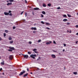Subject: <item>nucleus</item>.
<instances>
[{"mask_svg": "<svg viewBox=\"0 0 78 78\" xmlns=\"http://www.w3.org/2000/svg\"><path fill=\"white\" fill-rule=\"evenodd\" d=\"M30 73V74H33V73L32 72H31Z\"/></svg>", "mask_w": 78, "mask_h": 78, "instance_id": "680f3d73", "label": "nucleus"}, {"mask_svg": "<svg viewBox=\"0 0 78 78\" xmlns=\"http://www.w3.org/2000/svg\"><path fill=\"white\" fill-rule=\"evenodd\" d=\"M13 59V57L12 55H11L9 56V59L10 60H12Z\"/></svg>", "mask_w": 78, "mask_h": 78, "instance_id": "39448f33", "label": "nucleus"}, {"mask_svg": "<svg viewBox=\"0 0 78 78\" xmlns=\"http://www.w3.org/2000/svg\"><path fill=\"white\" fill-rule=\"evenodd\" d=\"M41 17H44V15H43V14H41Z\"/></svg>", "mask_w": 78, "mask_h": 78, "instance_id": "c03bdc74", "label": "nucleus"}, {"mask_svg": "<svg viewBox=\"0 0 78 78\" xmlns=\"http://www.w3.org/2000/svg\"><path fill=\"white\" fill-rule=\"evenodd\" d=\"M30 57H31L33 59H35V57L33 56H31V55H30Z\"/></svg>", "mask_w": 78, "mask_h": 78, "instance_id": "2eb2a0df", "label": "nucleus"}, {"mask_svg": "<svg viewBox=\"0 0 78 78\" xmlns=\"http://www.w3.org/2000/svg\"><path fill=\"white\" fill-rule=\"evenodd\" d=\"M76 15H78V12L77 13Z\"/></svg>", "mask_w": 78, "mask_h": 78, "instance_id": "774afa93", "label": "nucleus"}, {"mask_svg": "<svg viewBox=\"0 0 78 78\" xmlns=\"http://www.w3.org/2000/svg\"><path fill=\"white\" fill-rule=\"evenodd\" d=\"M2 65H5V62L4 61L1 63Z\"/></svg>", "mask_w": 78, "mask_h": 78, "instance_id": "a211bd4d", "label": "nucleus"}, {"mask_svg": "<svg viewBox=\"0 0 78 78\" xmlns=\"http://www.w3.org/2000/svg\"><path fill=\"white\" fill-rule=\"evenodd\" d=\"M2 38L0 37V41H2Z\"/></svg>", "mask_w": 78, "mask_h": 78, "instance_id": "603ef678", "label": "nucleus"}, {"mask_svg": "<svg viewBox=\"0 0 78 78\" xmlns=\"http://www.w3.org/2000/svg\"><path fill=\"white\" fill-rule=\"evenodd\" d=\"M46 25H50V24L49 23H46Z\"/></svg>", "mask_w": 78, "mask_h": 78, "instance_id": "5701e85b", "label": "nucleus"}, {"mask_svg": "<svg viewBox=\"0 0 78 78\" xmlns=\"http://www.w3.org/2000/svg\"><path fill=\"white\" fill-rule=\"evenodd\" d=\"M72 33V31H69V33Z\"/></svg>", "mask_w": 78, "mask_h": 78, "instance_id": "052dcab7", "label": "nucleus"}, {"mask_svg": "<svg viewBox=\"0 0 78 78\" xmlns=\"http://www.w3.org/2000/svg\"><path fill=\"white\" fill-rule=\"evenodd\" d=\"M41 40H39L38 41V42H41Z\"/></svg>", "mask_w": 78, "mask_h": 78, "instance_id": "a18cd8bd", "label": "nucleus"}, {"mask_svg": "<svg viewBox=\"0 0 78 78\" xmlns=\"http://www.w3.org/2000/svg\"><path fill=\"white\" fill-rule=\"evenodd\" d=\"M78 41H76V44H78Z\"/></svg>", "mask_w": 78, "mask_h": 78, "instance_id": "864d4df0", "label": "nucleus"}, {"mask_svg": "<svg viewBox=\"0 0 78 78\" xmlns=\"http://www.w3.org/2000/svg\"><path fill=\"white\" fill-rule=\"evenodd\" d=\"M67 25H70V23L68 22L67 23Z\"/></svg>", "mask_w": 78, "mask_h": 78, "instance_id": "4c0bfd02", "label": "nucleus"}, {"mask_svg": "<svg viewBox=\"0 0 78 78\" xmlns=\"http://www.w3.org/2000/svg\"><path fill=\"white\" fill-rule=\"evenodd\" d=\"M34 55H35L34 57H36V54H34Z\"/></svg>", "mask_w": 78, "mask_h": 78, "instance_id": "bf43d9fd", "label": "nucleus"}, {"mask_svg": "<svg viewBox=\"0 0 78 78\" xmlns=\"http://www.w3.org/2000/svg\"><path fill=\"white\" fill-rule=\"evenodd\" d=\"M16 29V27H13V29Z\"/></svg>", "mask_w": 78, "mask_h": 78, "instance_id": "de8ad7c7", "label": "nucleus"}, {"mask_svg": "<svg viewBox=\"0 0 78 78\" xmlns=\"http://www.w3.org/2000/svg\"><path fill=\"white\" fill-rule=\"evenodd\" d=\"M67 32L68 33H69V30H67Z\"/></svg>", "mask_w": 78, "mask_h": 78, "instance_id": "0e129e2a", "label": "nucleus"}, {"mask_svg": "<svg viewBox=\"0 0 78 78\" xmlns=\"http://www.w3.org/2000/svg\"><path fill=\"white\" fill-rule=\"evenodd\" d=\"M9 16H12V14L11 13H10L9 14Z\"/></svg>", "mask_w": 78, "mask_h": 78, "instance_id": "72a5a7b5", "label": "nucleus"}, {"mask_svg": "<svg viewBox=\"0 0 78 78\" xmlns=\"http://www.w3.org/2000/svg\"><path fill=\"white\" fill-rule=\"evenodd\" d=\"M41 60V57H39L37 59V61H40Z\"/></svg>", "mask_w": 78, "mask_h": 78, "instance_id": "dca6fc26", "label": "nucleus"}, {"mask_svg": "<svg viewBox=\"0 0 78 78\" xmlns=\"http://www.w3.org/2000/svg\"><path fill=\"white\" fill-rule=\"evenodd\" d=\"M2 68L0 69V71H2Z\"/></svg>", "mask_w": 78, "mask_h": 78, "instance_id": "5fc2aeb1", "label": "nucleus"}, {"mask_svg": "<svg viewBox=\"0 0 78 78\" xmlns=\"http://www.w3.org/2000/svg\"><path fill=\"white\" fill-rule=\"evenodd\" d=\"M4 14L5 16L8 15L9 14V13L8 12H5L4 13Z\"/></svg>", "mask_w": 78, "mask_h": 78, "instance_id": "1a4fd4ad", "label": "nucleus"}, {"mask_svg": "<svg viewBox=\"0 0 78 78\" xmlns=\"http://www.w3.org/2000/svg\"><path fill=\"white\" fill-rule=\"evenodd\" d=\"M10 1V2H14V0H9Z\"/></svg>", "mask_w": 78, "mask_h": 78, "instance_id": "b1692460", "label": "nucleus"}, {"mask_svg": "<svg viewBox=\"0 0 78 78\" xmlns=\"http://www.w3.org/2000/svg\"><path fill=\"white\" fill-rule=\"evenodd\" d=\"M10 44H12L13 43V41H9Z\"/></svg>", "mask_w": 78, "mask_h": 78, "instance_id": "a878e982", "label": "nucleus"}, {"mask_svg": "<svg viewBox=\"0 0 78 78\" xmlns=\"http://www.w3.org/2000/svg\"><path fill=\"white\" fill-rule=\"evenodd\" d=\"M67 16H68V17H71L72 16H71V15H70L69 14H67Z\"/></svg>", "mask_w": 78, "mask_h": 78, "instance_id": "4be33fe9", "label": "nucleus"}, {"mask_svg": "<svg viewBox=\"0 0 78 78\" xmlns=\"http://www.w3.org/2000/svg\"><path fill=\"white\" fill-rule=\"evenodd\" d=\"M27 53H28V54L29 55H31V52H30V51H28L27 52Z\"/></svg>", "mask_w": 78, "mask_h": 78, "instance_id": "bb28decb", "label": "nucleus"}, {"mask_svg": "<svg viewBox=\"0 0 78 78\" xmlns=\"http://www.w3.org/2000/svg\"><path fill=\"white\" fill-rule=\"evenodd\" d=\"M28 73H27L26 74H25L23 76V77H26V76H28Z\"/></svg>", "mask_w": 78, "mask_h": 78, "instance_id": "9d476101", "label": "nucleus"}, {"mask_svg": "<svg viewBox=\"0 0 78 78\" xmlns=\"http://www.w3.org/2000/svg\"><path fill=\"white\" fill-rule=\"evenodd\" d=\"M34 9L36 11H40V10H41L39 8L37 7L34 8Z\"/></svg>", "mask_w": 78, "mask_h": 78, "instance_id": "20e7f679", "label": "nucleus"}, {"mask_svg": "<svg viewBox=\"0 0 78 78\" xmlns=\"http://www.w3.org/2000/svg\"><path fill=\"white\" fill-rule=\"evenodd\" d=\"M9 13H11V10L9 11Z\"/></svg>", "mask_w": 78, "mask_h": 78, "instance_id": "09e8293b", "label": "nucleus"}, {"mask_svg": "<svg viewBox=\"0 0 78 78\" xmlns=\"http://www.w3.org/2000/svg\"><path fill=\"white\" fill-rule=\"evenodd\" d=\"M63 45L64 46V47H66V44H64Z\"/></svg>", "mask_w": 78, "mask_h": 78, "instance_id": "49530a36", "label": "nucleus"}, {"mask_svg": "<svg viewBox=\"0 0 78 78\" xmlns=\"http://www.w3.org/2000/svg\"><path fill=\"white\" fill-rule=\"evenodd\" d=\"M34 53H36L37 54H38V53H38L37 51H34Z\"/></svg>", "mask_w": 78, "mask_h": 78, "instance_id": "473e14b6", "label": "nucleus"}, {"mask_svg": "<svg viewBox=\"0 0 78 78\" xmlns=\"http://www.w3.org/2000/svg\"><path fill=\"white\" fill-rule=\"evenodd\" d=\"M76 28H78V25H76Z\"/></svg>", "mask_w": 78, "mask_h": 78, "instance_id": "8fccbe9b", "label": "nucleus"}, {"mask_svg": "<svg viewBox=\"0 0 78 78\" xmlns=\"http://www.w3.org/2000/svg\"><path fill=\"white\" fill-rule=\"evenodd\" d=\"M41 23L42 24H45V23H44V22L43 21H41Z\"/></svg>", "mask_w": 78, "mask_h": 78, "instance_id": "e433bc0d", "label": "nucleus"}, {"mask_svg": "<svg viewBox=\"0 0 78 78\" xmlns=\"http://www.w3.org/2000/svg\"><path fill=\"white\" fill-rule=\"evenodd\" d=\"M53 43L54 44H56V43L55 42V41H53Z\"/></svg>", "mask_w": 78, "mask_h": 78, "instance_id": "79ce46f5", "label": "nucleus"}, {"mask_svg": "<svg viewBox=\"0 0 78 78\" xmlns=\"http://www.w3.org/2000/svg\"><path fill=\"white\" fill-rule=\"evenodd\" d=\"M31 30H36L37 29L36 27H31Z\"/></svg>", "mask_w": 78, "mask_h": 78, "instance_id": "6e6552de", "label": "nucleus"}, {"mask_svg": "<svg viewBox=\"0 0 78 78\" xmlns=\"http://www.w3.org/2000/svg\"><path fill=\"white\" fill-rule=\"evenodd\" d=\"M43 7H46V4H45V3H43Z\"/></svg>", "mask_w": 78, "mask_h": 78, "instance_id": "4468645a", "label": "nucleus"}, {"mask_svg": "<svg viewBox=\"0 0 78 78\" xmlns=\"http://www.w3.org/2000/svg\"><path fill=\"white\" fill-rule=\"evenodd\" d=\"M12 5V3H8L7 4V6H9V5Z\"/></svg>", "mask_w": 78, "mask_h": 78, "instance_id": "9b49d317", "label": "nucleus"}, {"mask_svg": "<svg viewBox=\"0 0 78 78\" xmlns=\"http://www.w3.org/2000/svg\"><path fill=\"white\" fill-rule=\"evenodd\" d=\"M63 16L64 17H65V18H67V15H66V14L64 15Z\"/></svg>", "mask_w": 78, "mask_h": 78, "instance_id": "6ab92c4d", "label": "nucleus"}, {"mask_svg": "<svg viewBox=\"0 0 78 78\" xmlns=\"http://www.w3.org/2000/svg\"><path fill=\"white\" fill-rule=\"evenodd\" d=\"M37 32V31H33V33H36Z\"/></svg>", "mask_w": 78, "mask_h": 78, "instance_id": "2f4dec72", "label": "nucleus"}, {"mask_svg": "<svg viewBox=\"0 0 78 78\" xmlns=\"http://www.w3.org/2000/svg\"><path fill=\"white\" fill-rule=\"evenodd\" d=\"M63 51H65V50L64 49L63 50Z\"/></svg>", "mask_w": 78, "mask_h": 78, "instance_id": "13d9d810", "label": "nucleus"}, {"mask_svg": "<svg viewBox=\"0 0 78 78\" xmlns=\"http://www.w3.org/2000/svg\"><path fill=\"white\" fill-rule=\"evenodd\" d=\"M51 56L52 58H56V56L54 54H52L51 55Z\"/></svg>", "mask_w": 78, "mask_h": 78, "instance_id": "0eeeda50", "label": "nucleus"}, {"mask_svg": "<svg viewBox=\"0 0 78 78\" xmlns=\"http://www.w3.org/2000/svg\"><path fill=\"white\" fill-rule=\"evenodd\" d=\"M42 14H45L46 13H45V12L44 11H43L42 12Z\"/></svg>", "mask_w": 78, "mask_h": 78, "instance_id": "f3484780", "label": "nucleus"}, {"mask_svg": "<svg viewBox=\"0 0 78 78\" xmlns=\"http://www.w3.org/2000/svg\"><path fill=\"white\" fill-rule=\"evenodd\" d=\"M64 69L65 70H66V67L64 66Z\"/></svg>", "mask_w": 78, "mask_h": 78, "instance_id": "6e6d98bb", "label": "nucleus"}, {"mask_svg": "<svg viewBox=\"0 0 78 78\" xmlns=\"http://www.w3.org/2000/svg\"><path fill=\"white\" fill-rule=\"evenodd\" d=\"M4 37H6V34L5 33L4 34Z\"/></svg>", "mask_w": 78, "mask_h": 78, "instance_id": "ea45409f", "label": "nucleus"}, {"mask_svg": "<svg viewBox=\"0 0 78 78\" xmlns=\"http://www.w3.org/2000/svg\"><path fill=\"white\" fill-rule=\"evenodd\" d=\"M57 9H61V8L60 7H58L57 8Z\"/></svg>", "mask_w": 78, "mask_h": 78, "instance_id": "a19ab883", "label": "nucleus"}, {"mask_svg": "<svg viewBox=\"0 0 78 78\" xmlns=\"http://www.w3.org/2000/svg\"><path fill=\"white\" fill-rule=\"evenodd\" d=\"M76 35H78V32L76 34Z\"/></svg>", "mask_w": 78, "mask_h": 78, "instance_id": "69168bd1", "label": "nucleus"}, {"mask_svg": "<svg viewBox=\"0 0 78 78\" xmlns=\"http://www.w3.org/2000/svg\"><path fill=\"white\" fill-rule=\"evenodd\" d=\"M46 29H47L48 30H51V29L49 28V27H46Z\"/></svg>", "mask_w": 78, "mask_h": 78, "instance_id": "f704fd0d", "label": "nucleus"}, {"mask_svg": "<svg viewBox=\"0 0 78 78\" xmlns=\"http://www.w3.org/2000/svg\"><path fill=\"white\" fill-rule=\"evenodd\" d=\"M29 44H32V42H31V41H29Z\"/></svg>", "mask_w": 78, "mask_h": 78, "instance_id": "58836bf2", "label": "nucleus"}, {"mask_svg": "<svg viewBox=\"0 0 78 78\" xmlns=\"http://www.w3.org/2000/svg\"><path fill=\"white\" fill-rule=\"evenodd\" d=\"M33 50L34 51H37V49L35 48L33 49Z\"/></svg>", "mask_w": 78, "mask_h": 78, "instance_id": "393cba45", "label": "nucleus"}, {"mask_svg": "<svg viewBox=\"0 0 78 78\" xmlns=\"http://www.w3.org/2000/svg\"><path fill=\"white\" fill-rule=\"evenodd\" d=\"M35 56V54L34 55H33V54H31V55H30V56Z\"/></svg>", "mask_w": 78, "mask_h": 78, "instance_id": "37998d69", "label": "nucleus"}, {"mask_svg": "<svg viewBox=\"0 0 78 78\" xmlns=\"http://www.w3.org/2000/svg\"><path fill=\"white\" fill-rule=\"evenodd\" d=\"M27 72H28L29 71V69L27 68Z\"/></svg>", "mask_w": 78, "mask_h": 78, "instance_id": "3c124183", "label": "nucleus"}, {"mask_svg": "<svg viewBox=\"0 0 78 78\" xmlns=\"http://www.w3.org/2000/svg\"><path fill=\"white\" fill-rule=\"evenodd\" d=\"M25 17H27V12H25Z\"/></svg>", "mask_w": 78, "mask_h": 78, "instance_id": "c756f323", "label": "nucleus"}, {"mask_svg": "<svg viewBox=\"0 0 78 78\" xmlns=\"http://www.w3.org/2000/svg\"><path fill=\"white\" fill-rule=\"evenodd\" d=\"M23 56H24V58H26V59H27L28 58V55H24V54H21Z\"/></svg>", "mask_w": 78, "mask_h": 78, "instance_id": "7ed1b4c3", "label": "nucleus"}, {"mask_svg": "<svg viewBox=\"0 0 78 78\" xmlns=\"http://www.w3.org/2000/svg\"><path fill=\"white\" fill-rule=\"evenodd\" d=\"M9 40L10 41L11 40H12V38L11 37H9Z\"/></svg>", "mask_w": 78, "mask_h": 78, "instance_id": "aec40b11", "label": "nucleus"}, {"mask_svg": "<svg viewBox=\"0 0 78 78\" xmlns=\"http://www.w3.org/2000/svg\"><path fill=\"white\" fill-rule=\"evenodd\" d=\"M53 52H54L55 53H57V52H58V51H54V50H53Z\"/></svg>", "mask_w": 78, "mask_h": 78, "instance_id": "cd10ccee", "label": "nucleus"}, {"mask_svg": "<svg viewBox=\"0 0 78 78\" xmlns=\"http://www.w3.org/2000/svg\"><path fill=\"white\" fill-rule=\"evenodd\" d=\"M5 32L6 33H8V31L7 30H5Z\"/></svg>", "mask_w": 78, "mask_h": 78, "instance_id": "c85d7f7f", "label": "nucleus"}, {"mask_svg": "<svg viewBox=\"0 0 78 78\" xmlns=\"http://www.w3.org/2000/svg\"><path fill=\"white\" fill-rule=\"evenodd\" d=\"M37 70H40V69H39V68H37Z\"/></svg>", "mask_w": 78, "mask_h": 78, "instance_id": "e2e57ef3", "label": "nucleus"}, {"mask_svg": "<svg viewBox=\"0 0 78 78\" xmlns=\"http://www.w3.org/2000/svg\"><path fill=\"white\" fill-rule=\"evenodd\" d=\"M24 2H25V3H26V4H27V0H25Z\"/></svg>", "mask_w": 78, "mask_h": 78, "instance_id": "c9c22d12", "label": "nucleus"}, {"mask_svg": "<svg viewBox=\"0 0 78 78\" xmlns=\"http://www.w3.org/2000/svg\"><path fill=\"white\" fill-rule=\"evenodd\" d=\"M73 73L74 75H77V72H74Z\"/></svg>", "mask_w": 78, "mask_h": 78, "instance_id": "412c9836", "label": "nucleus"}, {"mask_svg": "<svg viewBox=\"0 0 78 78\" xmlns=\"http://www.w3.org/2000/svg\"><path fill=\"white\" fill-rule=\"evenodd\" d=\"M9 49H8V50L9 51H12V50H15V48L14 47H9Z\"/></svg>", "mask_w": 78, "mask_h": 78, "instance_id": "f257e3e1", "label": "nucleus"}, {"mask_svg": "<svg viewBox=\"0 0 78 78\" xmlns=\"http://www.w3.org/2000/svg\"><path fill=\"white\" fill-rule=\"evenodd\" d=\"M52 43V42L51 41H49V42H47L46 43V45H50V44H51Z\"/></svg>", "mask_w": 78, "mask_h": 78, "instance_id": "423d86ee", "label": "nucleus"}, {"mask_svg": "<svg viewBox=\"0 0 78 78\" xmlns=\"http://www.w3.org/2000/svg\"><path fill=\"white\" fill-rule=\"evenodd\" d=\"M47 5L48 6H49V7H50V6H51V3H49V4H47Z\"/></svg>", "mask_w": 78, "mask_h": 78, "instance_id": "ddd939ff", "label": "nucleus"}, {"mask_svg": "<svg viewBox=\"0 0 78 78\" xmlns=\"http://www.w3.org/2000/svg\"><path fill=\"white\" fill-rule=\"evenodd\" d=\"M7 2H9V1H7Z\"/></svg>", "mask_w": 78, "mask_h": 78, "instance_id": "338daca9", "label": "nucleus"}, {"mask_svg": "<svg viewBox=\"0 0 78 78\" xmlns=\"http://www.w3.org/2000/svg\"><path fill=\"white\" fill-rule=\"evenodd\" d=\"M22 71H23L21 72L20 73V74H19V76H21V75H23V74L25 73L26 72V71H25V70H23Z\"/></svg>", "mask_w": 78, "mask_h": 78, "instance_id": "f03ea898", "label": "nucleus"}, {"mask_svg": "<svg viewBox=\"0 0 78 78\" xmlns=\"http://www.w3.org/2000/svg\"><path fill=\"white\" fill-rule=\"evenodd\" d=\"M67 20H68L67 19H65L63 20V22H66L67 21Z\"/></svg>", "mask_w": 78, "mask_h": 78, "instance_id": "f8f14e48", "label": "nucleus"}, {"mask_svg": "<svg viewBox=\"0 0 78 78\" xmlns=\"http://www.w3.org/2000/svg\"><path fill=\"white\" fill-rule=\"evenodd\" d=\"M2 74L3 75H5V73H3Z\"/></svg>", "mask_w": 78, "mask_h": 78, "instance_id": "4d7b16f0", "label": "nucleus"}, {"mask_svg": "<svg viewBox=\"0 0 78 78\" xmlns=\"http://www.w3.org/2000/svg\"><path fill=\"white\" fill-rule=\"evenodd\" d=\"M24 12V11H23V12H22L20 14L21 15H22V14H23V12Z\"/></svg>", "mask_w": 78, "mask_h": 78, "instance_id": "7c9ffc66", "label": "nucleus"}]
</instances>
